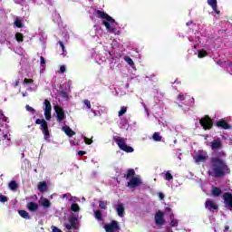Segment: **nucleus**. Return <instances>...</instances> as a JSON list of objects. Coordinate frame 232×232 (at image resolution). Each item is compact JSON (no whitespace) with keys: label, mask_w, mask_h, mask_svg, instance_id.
Returning <instances> with one entry per match:
<instances>
[{"label":"nucleus","mask_w":232,"mask_h":232,"mask_svg":"<svg viewBox=\"0 0 232 232\" xmlns=\"http://www.w3.org/2000/svg\"><path fill=\"white\" fill-rule=\"evenodd\" d=\"M15 39L18 43H23V41H24V35H23L21 33H16Z\"/></svg>","instance_id":"28"},{"label":"nucleus","mask_w":232,"mask_h":232,"mask_svg":"<svg viewBox=\"0 0 232 232\" xmlns=\"http://www.w3.org/2000/svg\"><path fill=\"white\" fill-rule=\"evenodd\" d=\"M18 213L20 217H22V218H25V220H30V214H28L26 210H19Z\"/></svg>","instance_id":"24"},{"label":"nucleus","mask_w":232,"mask_h":232,"mask_svg":"<svg viewBox=\"0 0 232 232\" xmlns=\"http://www.w3.org/2000/svg\"><path fill=\"white\" fill-rule=\"evenodd\" d=\"M199 124L203 130H211L213 128V120L209 116H205L199 120Z\"/></svg>","instance_id":"7"},{"label":"nucleus","mask_w":232,"mask_h":232,"mask_svg":"<svg viewBox=\"0 0 232 232\" xmlns=\"http://www.w3.org/2000/svg\"><path fill=\"white\" fill-rule=\"evenodd\" d=\"M35 124H40V130L44 134L45 140L50 139V130L48 129V121L44 119H37Z\"/></svg>","instance_id":"3"},{"label":"nucleus","mask_w":232,"mask_h":232,"mask_svg":"<svg viewBox=\"0 0 232 232\" xmlns=\"http://www.w3.org/2000/svg\"><path fill=\"white\" fill-rule=\"evenodd\" d=\"M83 103L86 105L87 110H92V103L90 102V100H84Z\"/></svg>","instance_id":"40"},{"label":"nucleus","mask_w":232,"mask_h":232,"mask_svg":"<svg viewBox=\"0 0 232 232\" xmlns=\"http://www.w3.org/2000/svg\"><path fill=\"white\" fill-rule=\"evenodd\" d=\"M15 86H19V82H16Z\"/></svg>","instance_id":"56"},{"label":"nucleus","mask_w":232,"mask_h":232,"mask_svg":"<svg viewBox=\"0 0 232 232\" xmlns=\"http://www.w3.org/2000/svg\"><path fill=\"white\" fill-rule=\"evenodd\" d=\"M94 217L97 220H102V212H101V210H96L94 212Z\"/></svg>","instance_id":"35"},{"label":"nucleus","mask_w":232,"mask_h":232,"mask_svg":"<svg viewBox=\"0 0 232 232\" xmlns=\"http://www.w3.org/2000/svg\"><path fill=\"white\" fill-rule=\"evenodd\" d=\"M8 188L11 191H17V189H19V184H17V181L12 180L9 182Z\"/></svg>","instance_id":"20"},{"label":"nucleus","mask_w":232,"mask_h":232,"mask_svg":"<svg viewBox=\"0 0 232 232\" xmlns=\"http://www.w3.org/2000/svg\"><path fill=\"white\" fill-rule=\"evenodd\" d=\"M0 202H8V198L5 195H0Z\"/></svg>","instance_id":"44"},{"label":"nucleus","mask_w":232,"mask_h":232,"mask_svg":"<svg viewBox=\"0 0 232 232\" xmlns=\"http://www.w3.org/2000/svg\"><path fill=\"white\" fill-rule=\"evenodd\" d=\"M142 184V181L139 178H132L130 179V181L127 184V188H130V189H134V188H138V186H140Z\"/></svg>","instance_id":"11"},{"label":"nucleus","mask_w":232,"mask_h":232,"mask_svg":"<svg viewBox=\"0 0 232 232\" xmlns=\"http://www.w3.org/2000/svg\"><path fill=\"white\" fill-rule=\"evenodd\" d=\"M114 142L118 145V148L121 150V151H125V153H133V147L128 146L126 141L122 138H113Z\"/></svg>","instance_id":"4"},{"label":"nucleus","mask_w":232,"mask_h":232,"mask_svg":"<svg viewBox=\"0 0 232 232\" xmlns=\"http://www.w3.org/2000/svg\"><path fill=\"white\" fill-rule=\"evenodd\" d=\"M27 209H29L32 212L37 211L39 209V205L35 202H29L27 203Z\"/></svg>","instance_id":"19"},{"label":"nucleus","mask_w":232,"mask_h":232,"mask_svg":"<svg viewBox=\"0 0 232 232\" xmlns=\"http://www.w3.org/2000/svg\"><path fill=\"white\" fill-rule=\"evenodd\" d=\"M166 196L164 195V193H160L159 194V198H160V200H164V198H165Z\"/></svg>","instance_id":"49"},{"label":"nucleus","mask_w":232,"mask_h":232,"mask_svg":"<svg viewBox=\"0 0 232 232\" xmlns=\"http://www.w3.org/2000/svg\"><path fill=\"white\" fill-rule=\"evenodd\" d=\"M222 155L224 156V155H226L224 152H222Z\"/></svg>","instance_id":"58"},{"label":"nucleus","mask_w":232,"mask_h":232,"mask_svg":"<svg viewBox=\"0 0 232 232\" xmlns=\"http://www.w3.org/2000/svg\"><path fill=\"white\" fill-rule=\"evenodd\" d=\"M210 168L212 171L208 172V175L216 179H222V177H226V175L231 173V169L227 166V163H226V160L218 157L211 158Z\"/></svg>","instance_id":"1"},{"label":"nucleus","mask_w":232,"mask_h":232,"mask_svg":"<svg viewBox=\"0 0 232 232\" xmlns=\"http://www.w3.org/2000/svg\"><path fill=\"white\" fill-rule=\"evenodd\" d=\"M216 126L218 128H222V130H231V125L227 123L225 120H220L216 122Z\"/></svg>","instance_id":"14"},{"label":"nucleus","mask_w":232,"mask_h":232,"mask_svg":"<svg viewBox=\"0 0 232 232\" xmlns=\"http://www.w3.org/2000/svg\"><path fill=\"white\" fill-rule=\"evenodd\" d=\"M205 208L206 209H208V211H213V209H218V206H217V204L213 200H207L205 202Z\"/></svg>","instance_id":"15"},{"label":"nucleus","mask_w":232,"mask_h":232,"mask_svg":"<svg viewBox=\"0 0 232 232\" xmlns=\"http://www.w3.org/2000/svg\"><path fill=\"white\" fill-rule=\"evenodd\" d=\"M54 111L56 113L57 122H63V121L66 119V114H64V109H63L61 106L59 105L54 106Z\"/></svg>","instance_id":"8"},{"label":"nucleus","mask_w":232,"mask_h":232,"mask_svg":"<svg viewBox=\"0 0 232 232\" xmlns=\"http://www.w3.org/2000/svg\"><path fill=\"white\" fill-rule=\"evenodd\" d=\"M14 24L17 28H23V22L19 20L14 21Z\"/></svg>","instance_id":"41"},{"label":"nucleus","mask_w":232,"mask_h":232,"mask_svg":"<svg viewBox=\"0 0 232 232\" xmlns=\"http://www.w3.org/2000/svg\"><path fill=\"white\" fill-rule=\"evenodd\" d=\"M3 122H6V117L5 114L1 113L0 116V128H3Z\"/></svg>","instance_id":"36"},{"label":"nucleus","mask_w":232,"mask_h":232,"mask_svg":"<svg viewBox=\"0 0 232 232\" xmlns=\"http://www.w3.org/2000/svg\"><path fill=\"white\" fill-rule=\"evenodd\" d=\"M99 208L101 209H108V202L103 201V200H100L99 201Z\"/></svg>","instance_id":"30"},{"label":"nucleus","mask_w":232,"mask_h":232,"mask_svg":"<svg viewBox=\"0 0 232 232\" xmlns=\"http://www.w3.org/2000/svg\"><path fill=\"white\" fill-rule=\"evenodd\" d=\"M61 95H62V97H68V93H66V92H64V91L61 92Z\"/></svg>","instance_id":"51"},{"label":"nucleus","mask_w":232,"mask_h":232,"mask_svg":"<svg viewBox=\"0 0 232 232\" xmlns=\"http://www.w3.org/2000/svg\"><path fill=\"white\" fill-rule=\"evenodd\" d=\"M0 135L3 136L4 140H6L8 138V134L2 133Z\"/></svg>","instance_id":"52"},{"label":"nucleus","mask_w":232,"mask_h":232,"mask_svg":"<svg viewBox=\"0 0 232 232\" xmlns=\"http://www.w3.org/2000/svg\"><path fill=\"white\" fill-rule=\"evenodd\" d=\"M179 226V220L178 219H171L170 220V227H177Z\"/></svg>","instance_id":"37"},{"label":"nucleus","mask_w":232,"mask_h":232,"mask_svg":"<svg viewBox=\"0 0 232 232\" xmlns=\"http://www.w3.org/2000/svg\"><path fill=\"white\" fill-rule=\"evenodd\" d=\"M124 179H135V169H130L126 174H124Z\"/></svg>","instance_id":"21"},{"label":"nucleus","mask_w":232,"mask_h":232,"mask_svg":"<svg viewBox=\"0 0 232 232\" xmlns=\"http://www.w3.org/2000/svg\"><path fill=\"white\" fill-rule=\"evenodd\" d=\"M1 113H3V112H0V117H1Z\"/></svg>","instance_id":"60"},{"label":"nucleus","mask_w":232,"mask_h":232,"mask_svg":"<svg viewBox=\"0 0 232 232\" xmlns=\"http://www.w3.org/2000/svg\"><path fill=\"white\" fill-rule=\"evenodd\" d=\"M48 189V185L46 184V181H41L38 183V190L41 193H44Z\"/></svg>","instance_id":"18"},{"label":"nucleus","mask_w":232,"mask_h":232,"mask_svg":"<svg viewBox=\"0 0 232 232\" xmlns=\"http://www.w3.org/2000/svg\"><path fill=\"white\" fill-rule=\"evenodd\" d=\"M60 72H61V73H64V72H66V66L61 65Z\"/></svg>","instance_id":"47"},{"label":"nucleus","mask_w":232,"mask_h":232,"mask_svg":"<svg viewBox=\"0 0 232 232\" xmlns=\"http://www.w3.org/2000/svg\"><path fill=\"white\" fill-rule=\"evenodd\" d=\"M42 206L44 208H50V206H52V203H50V199L44 198L43 201H42Z\"/></svg>","instance_id":"32"},{"label":"nucleus","mask_w":232,"mask_h":232,"mask_svg":"<svg viewBox=\"0 0 232 232\" xmlns=\"http://www.w3.org/2000/svg\"><path fill=\"white\" fill-rule=\"evenodd\" d=\"M185 100H186V97L184 96V94L179 93L178 95V101H185Z\"/></svg>","instance_id":"46"},{"label":"nucleus","mask_w":232,"mask_h":232,"mask_svg":"<svg viewBox=\"0 0 232 232\" xmlns=\"http://www.w3.org/2000/svg\"><path fill=\"white\" fill-rule=\"evenodd\" d=\"M116 211L118 214V217H121V218H124V214L126 213L124 208V204L120 203L116 206Z\"/></svg>","instance_id":"17"},{"label":"nucleus","mask_w":232,"mask_h":232,"mask_svg":"<svg viewBox=\"0 0 232 232\" xmlns=\"http://www.w3.org/2000/svg\"><path fill=\"white\" fill-rule=\"evenodd\" d=\"M208 5L211 6L213 12L215 14H218V15L220 14V10H218V5L217 0H208L207 1Z\"/></svg>","instance_id":"13"},{"label":"nucleus","mask_w":232,"mask_h":232,"mask_svg":"<svg viewBox=\"0 0 232 232\" xmlns=\"http://www.w3.org/2000/svg\"><path fill=\"white\" fill-rule=\"evenodd\" d=\"M71 210L73 211V213H79V211H81V208L79 207V204L72 203L71 206Z\"/></svg>","instance_id":"26"},{"label":"nucleus","mask_w":232,"mask_h":232,"mask_svg":"<svg viewBox=\"0 0 232 232\" xmlns=\"http://www.w3.org/2000/svg\"><path fill=\"white\" fill-rule=\"evenodd\" d=\"M40 64L41 66H46V59L43 56H40Z\"/></svg>","instance_id":"42"},{"label":"nucleus","mask_w":232,"mask_h":232,"mask_svg":"<svg viewBox=\"0 0 232 232\" xmlns=\"http://www.w3.org/2000/svg\"><path fill=\"white\" fill-rule=\"evenodd\" d=\"M229 229V227H225V231H227Z\"/></svg>","instance_id":"55"},{"label":"nucleus","mask_w":232,"mask_h":232,"mask_svg":"<svg viewBox=\"0 0 232 232\" xmlns=\"http://www.w3.org/2000/svg\"><path fill=\"white\" fill-rule=\"evenodd\" d=\"M58 44H60L63 50L62 55H63V57H66V47L64 46V43H63L62 41H59Z\"/></svg>","instance_id":"33"},{"label":"nucleus","mask_w":232,"mask_h":232,"mask_svg":"<svg viewBox=\"0 0 232 232\" xmlns=\"http://www.w3.org/2000/svg\"><path fill=\"white\" fill-rule=\"evenodd\" d=\"M25 110H26L27 111H30L31 113H34V111H35V109L33 108V107H30V105H26V106H25Z\"/></svg>","instance_id":"45"},{"label":"nucleus","mask_w":232,"mask_h":232,"mask_svg":"<svg viewBox=\"0 0 232 232\" xmlns=\"http://www.w3.org/2000/svg\"><path fill=\"white\" fill-rule=\"evenodd\" d=\"M78 155H79L80 157H84V155H86V151H84V150H79V151H78Z\"/></svg>","instance_id":"48"},{"label":"nucleus","mask_w":232,"mask_h":232,"mask_svg":"<svg viewBox=\"0 0 232 232\" xmlns=\"http://www.w3.org/2000/svg\"><path fill=\"white\" fill-rule=\"evenodd\" d=\"M32 83H34L33 79L24 78V84H32Z\"/></svg>","instance_id":"43"},{"label":"nucleus","mask_w":232,"mask_h":232,"mask_svg":"<svg viewBox=\"0 0 232 232\" xmlns=\"http://www.w3.org/2000/svg\"><path fill=\"white\" fill-rule=\"evenodd\" d=\"M104 229L106 232H116L121 231V226L118 221L111 220L110 223L104 225Z\"/></svg>","instance_id":"6"},{"label":"nucleus","mask_w":232,"mask_h":232,"mask_svg":"<svg viewBox=\"0 0 232 232\" xmlns=\"http://www.w3.org/2000/svg\"><path fill=\"white\" fill-rule=\"evenodd\" d=\"M210 148H211V150H220V148H222V140H220V139L214 140L210 143Z\"/></svg>","instance_id":"16"},{"label":"nucleus","mask_w":232,"mask_h":232,"mask_svg":"<svg viewBox=\"0 0 232 232\" xmlns=\"http://www.w3.org/2000/svg\"><path fill=\"white\" fill-rule=\"evenodd\" d=\"M165 211H167V213H169L171 211V208L169 207L165 208Z\"/></svg>","instance_id":"53"},{"label":"nucleus","mask_w":232,"mask_h":232,"mask_svg":"<svg viewBox=\"0 0 232 232\" xmlns=\"http://www.w3.org/2000/svg\"><path fill=\"white\" fill-rule=\"evenodd\" d=\"M83 140H84L85 144H87V146H90V144H93V140L89 139L87 137H84Z\"/></svg>","instance_id":"39"},{"label":"nucleus","mask_w":232,"mask_h":232,"mask_svg":"<svg viewBox=\"0 0 232 232\" xmlns=\"http://www.w3.org/2000/svg\"><path fill=\"white\" fill-rule=\"evenodd\" d=\"M152 139L156 142H160V140H162V137L160 136V133H159V132H154Z\"/></svg>","instance_id":"27"},{"label":"nucleus","mask_w":232,"mask_h":232,"mask_svg":"<svg viewBox=\"0 0 232 232\" xmlns=\"http://www.w3.org/2000/svg\"><path fill=\"white\" fill-rule=\"evenodd\" d=\"M64 131L68 137H73V135H75V131H73L70 127H65Z\"/></svg>","instance_id":"25"},{"label":"nucleus","mask_w":232,"mask_h":232,"mask_svg":"<svg viewBox=\"0 0 232 232\" xmlns=\"http://www.w3.org/2000/svg\"><path fill=\"white\" fill-rule=\"evenodd\" d=\"M193 159L196 164H200V162H206V160L209 159V156L208 155V152L206 150H198V152L193 157Z\"/></svg>","instance_id":"5"},{"label":"nucleus","mask_w":232,"mask_h":232,"mask_svg":"<svg viewBox=\"0 0 232 232\" xmlns=\"http://www.w3.org/2000/svg\"><path fill=\"white\" fill-rule=\"evenodd\" d=\"M126 111H128V107L122 106L118 112V116L122 117V115H124L126 113Z\"/></svg>","instance_id":"31"},{"label":"nucleus","mask_w":232,"mask_h":232,"mask_svg":"<svg viewBox=\"0 0 232 232\" xmlns=\"http://www.w3.org/2000/svg\"><path fill=\"white\" fill-rule=\"evenodd\" d=\"M96 14L98 19H104L102 24L105 25V28L109 30L111 34H115V32H117V29L115 27H111V24L115 23V19H113V17L110 16V14L101 10H96Z\"/></svg>","instance_id":"2"},{"label":"nucleus","mask_w":232,"mask_h":232,"mask_svg":"<svg viewBox=\"0 0 232 232\" xmlns=\"http://www.w3.org/2000/svg\"><path fill=\"white\" fill-rule=\"evenodd\" d=\"M124 62L127 63L130 66H133V64H135V63H133V60L130 56H125Z\"/></svg>","instance_id":"34"},{"label":"nucleus","mask_w":232,"mask_h":232,"mask_svg":"<svg viewBox=\"0 0 232 232\" xmlns=\"http://www.w3.org/2000/svg\"><path fill=\"white\" fill-rule=\"evenodd\" d=\"M65 197H66V195L64 194V195H63V198H64Z\"/></svg>","instance_id":"59"},{"label":"nucleus","mask_w":232,"mask_h":232,"mask_svg":"<svg viewBox=\"0 0 232 232\" xmlns=\"http://www.w3.org/2000/svg\"><path fill=\"white\" fill-rule=\"evenodd\" d=\"M187 26H189V23H187Z\"/></svg>","instance_id":"57"},{"label":"nucleus","mask_w":232,"mask_h":232,"mask_svg":"<svg viewBox=\"0 0 232 232\" xmlns=\"http://www.w3.org/2000/svg\"><path fill=\"white\" fill-rule=\"evenodd\" d=\"M169 218H170V220H175V215L174 214H170L169 215Z\"/></svg>","instance_id":"54"},{"label":"nucleus","mask_w":232,"mask_h":232,"mask_svg":"<svg viewBox=\"0 0 232 232\" xmlns=\"http://www.w3.org/2000/svg\"><path fill=\"white\" fill-rule=\"evenodd\" d=\"M213 197H220L222 195V189L218 187H214L211 191Z\"/></svg>","instance_id":"22"},{"label":"nucleus","mask_w":232,"mask_h":232,"mask_svg":"<svg viewBox=\"0 0 232 232\" xmlns=\"http://www.w3.org/2000/svg\"><path fill=\"white\" fill-rule=\"evenodd\" d=\"M155 224L156 226H164V224H166L164 213L160 210L157 211L155 214Z\"/></svg>","instance_id":"10"},{"label":"nucleus","mask_w":232,"mask_h":232,"mask_svg":"<svg viewBox=\"0 0 232 232\" xmlns=\"http://www.w3.org/2000/svg\"><path fill=\"white\" fill-rule=\"evenodd\" d=\"M198 57L199 59H204V57H208V52L206 50L198 51Z\"/></svg>","instance_id":"29"},{"label":"nucleus","mask_w":232,"mask_h":232,"mask_svg":"<svg viewBox=\"0 0 232 232\" xmlns=\"http://www.w3.org/2000/svg\"><path fill=\"white\" fill-rule=\"evenodd\" d=\"M223 200L228 208H232V194L229 192H226L223 194Z\"/></svg>","instance_id":"12"},{"label":"nucleus","mask_w":232,"mask_h":232,"mask_svg":"<svg viewBox=\"0 0 232 232\" xmlns=\"http://www.w3.org/2000/svg\"><path fill=\"white\" fill-rule=\"evenodd\" d=\"M69 222L71 224V226L72 227V229H77V222H79V219H77V218L75 217H71L69 218Z\"/></svg>","instance_id":"23"},{"label":"nucleus","mask_w":232,"mask_h":232,"mask_svg":"<svg viewBox=\"0 0 232 232\" xmlns=\"http://www.w3.org/2000/svg\"><path fill=\"white\" fill-rule=\"evenodd\" d=\"M44 117L46 121H50L52 119V103L48 100H44Z\"/></svg>","instance_id":"9"},{"label":"nucleus","mask_w":232,"mask_h":232,"mask_svg":"<svg viewBox=\"0 0 232 232\" xmlns=\"http://www.w3.org/2000/svg\"><path fill=\"white\" fill-rule=\"evenodd\" d=\"M165 180H173V175H171L169 171L166 172Z\"/></svg>","instance_id":"38"},{"label":"nucleus","mask_w":232,"mask_h":232,"mask_svg":"<svg viewBox=\"0 0 232 232\" xmlns=\"http://www.w3.org/2000/svg\"><path fill=\"white\" fill-rule=\"evenodd\" d=\"M65 227H66V229H69V230L73 229V227L71 224H66Z\"/></svg>","instance_id":"50"}]
</instances>
